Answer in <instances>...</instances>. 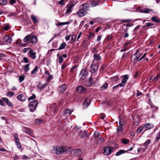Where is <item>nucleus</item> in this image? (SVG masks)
<instances>
[{
  "label": "nucleus",
  "mask_w": 160,
  "mask_h": 160,
  "mask_svg": "<svg viewBox=\"0 0 160 160\" xmlns=\"http://www.w3.org/2000/svg\"><path fill=\"white\" fill-rule=\"evenodd\" d=\"M90 5L88 3H85L81 4L79 7L80 8H82L85 12L89 10Z\"/></svg>",
  "instance_id": "8"
},
{
  "label": "nucleus",
  "mask_w": 160,
  "mask_h": 160,
  "mask_svg": "<svg viewBox=\"0 0 160 160\" xmlns=\"http://www.w3.org/2000/svg\"><path fill=\"white\" fill-rule=\"evenodd\" d=\"M16 2V0H10L9 3L10 5H12Z\"/></svg>",
  "instance_id": "52"
},
{
  "label": "nucleus",
  "mask_w": 160,
  "mask_h": 160,
  "mask_svg": "<svg viewBox=\"0 0 160 160\" xmlns=\"http://www.w3.org/2000/svg\"><path fill=\"white\" fill-rule=\"evenodd\" d=\"M151 142V140L149 139L146 142L144 143V145L145 146H148Z\"/></svg>",
  "instance_id": "50"
},
{
  "label": "nucleus",
  "mask_w": 160,
  "mask_h": 160,
  "mask_svg": "<svg viewBox=\"0 0 160 160\" xmlns=\"http://www.w3.org/2000/svg\"><path fill=\"white\" fill-rule=\"evenodd\" d=\"M16 143V144L18 147V148H21V146L20 144V142H19V141H18V142H15Z\"/></svg>",
  "instance_id": "58"
},
{
  "label": "nucleus",
  "mask_w": 160,
  "mask_h": 160,
  "mask_svg": "<svg viewBox=\"0 0 160 160\" xmlns=\"http://www.w3.org/2000/svg\"><path fill=\"white\" fill-rule=\"evenodd\" d=\"M90 4L91 5L92 7H93L98 5L99 3L96 1H92L90 2Z\"/></svg>",
  "instance_id": "23"
},
{
  "label": "nucleus",
  "mask_w": 160,
  "mask_h": 160,
  "mask_svg": "<svg viewBox=\"0 0 160 160\" xmlns=\"http://www.w3.org/2000/svg\"><path fill=\"white\" fill-rule=\"evenodd\" d=\"M112 37L111 35H109L107 36L106 37V39L108 41L112 39Z\"/></svg>",
  "instance_id": "57"
},
{
  "label": "nucleus",
  "mask_w": 160,
  "mask_h": 160,
  "mask_svg": "<svg viewBox=\"0 0 160 160\" xmlns=\"http://www.w3.org/2000/svg\"><path fill=\"white\" fill-rule=\"evenodd\" d=\"M17 98L18 100L23 102L26 99V97L25 95L22 94L18 95L17 97Z\"/></svg>",
  "instance_id": "12"
},
{
  "label": "nucleus",
  "mask_w": 160,
  "mask_h": 160,
  "mask_svg": "<svg viewBox=\"0 0 160 160\" xmlns=\"http://www.w3.org/2000/svg\"><path fill=\"white\" fill-rule=\"evenodd\" d=\"M69 24V22H58L56 23V25L57 26H62L64 25L65 24Z\"/></svg>",
  "instance_id": "34"
},
{
  "label": "nucleus",
  "mask_w": 160,
  "mask_h": 160,
  "mask_svg": "<svg viewBox=\"0 0 160 160\" xmlns=\"http://www.w3.org/2000/svg\"><path fill=\"white\" fill-rule=\"evenodd\" d=\"M24 77L23 75L20 76L19 77V82H22L24 79Z\"/></svg>",
  "instance_id": "42"
},
{
  "label": "nucleus",
  "mask_w": 160,
  "mask_h": 160,
  "mask_svg": "<svg viewBox=\"0 0 160 160\" xmlns=\"http://www.w3.org/2000/svg\"><path fill=\"white\" fill-rule=\"evenodd\" d=\"M108 87V84L107 83H105L101 87V89L102 90H105Z\"/></svg>",
  "instance_id": "38"
},
{
  "label": "nucleus",
  "mask_w": 160,
  "mask_h": 160,
  "mask_svg": "<svg viewBox=\"0 0 160 160\" xmlns=\"http://www.w3.org/2000/svg\"><path fill=\"white\" fill-rule=\"evenodd\" d=\"M77 14L80 17H82L85 15V13H87V12H85L82 8H80V10L77 12Z\"/></svg>",
  "instance_id": "17"
},
{
  "label": "nucleus",
  "mask_w": 160,
  "mask_h": 160,
  "mask_svg": "<svg viewBox=\"0 0 160 160\" xmlns=\"http://www.w3.org/2000/svg\"><path fill=\"white\" fill-rule=\"evenodd\" d=\"M65 0H61L58 2V3L62 6L64 5L65 4Z\"/></svg>",
  "instance_id": "46"
},
{
  "label": "nucleus",
  "mask_w": 160,
  "mask_h": 160,
  "mask_svg": "<svg viewBox=\"0 0 160 160\" xmlns=\"http://www.w3.org/2000/svg\"><path fill=\"white\" fill-rule=\"evenodd\" d=\"M92 51L93 53L94 54H95V53H98V51H97V48H96L94 47L92 48Z\"/></svg>",
  "instance_id": "41"
},
{
  "label": "nucleus",
  "mask_w": 160,
  "mask_h": 160,
  "mask_svg": "<svg viewBox=\"0 0 160 160\" xmlns=\"http://www.w3.org/2000/svg\"><path fill=\"white\" fill-rule=\"evenodd\" d=\"M123 129V128L122 127V126H120L117 128V130L118 132L121 131Z\"/></svg>",
  "instance_id": "47"
},
{
  "label": "nucleus",
  "mask_w": 160,
  "mask_h": 160,
  "mask_svg": "<svg viewBox=\"0 0 160 160\" xmlns=\"http://www.w3.org/2000/svg\"><path fill=\"white\" fill-rule=\"evenodd\" d=\"M122 21L124 23L129 22L131 21V20H130V19L123 20H122Z\"/></svg>",
  "instance_id": "59"
},
{
  "label": "nucleus",
  "mask_w": 160,
  "mask_h": 160,
  "mask_svg": "<svg viewBox=\"0 0 160 160\" xmlns=\"http://www.w3.org/2000/svg\"><path fill=\"white\" fill-rule=\"evenodd\" d=\"M101 53L100 51L98 53H95L93 56V59L92 62L99 64L100 61L101 60V57L100 55V54Z\"/></svg>",
  "instance_id": "4"
},
{
  "label": "nucleus",
  "mask_w": 160,
  "mask_h": 160,
  "mask_svg": "<svg viewBox=\"0 0 160 160\" xmlns=\"http://www.w3.org/2000/svg\"><path fill=\"white\" fill-rule=\"evenodd\" d=\"M139 51V49H137L136 52L133 55V57H136V58L138 59L141 56L140 53H139V54L138 53Z\"/></svg>",
  "instance_id": "27"
},
{
  "label": "nucleus",
  "mask_w": 160,
  "mask_h": 160,
  "mask_svg": "<svg viewBox=\"0 0 160 160\" xmlns=\"http://www.w3.org/2000/svg\"><path fill=\"white\" fill-rule=\"evenodd\" d=\"M94 36V35L91 32H90L89 36H88V39H90V38H92V37L93 36Z\"/></svg>",
  "instance_id": "61"
},
{
  "label": "nucleus",
  "mask_w": 160,
  "mask_h": 160,
  "mask_svg": "<svg viewBox=\"0 0 160 160\" xmlns=\"http://www.w3.org/2000/svg\"><path fill=\"white\" fill-rule=\"evenodd\" d=\"M58 58L59 59V63H61L62 62V61L63 60V58L62 57H61L60 56H59Z\"/></svg>",
  "instance_id": "56"
},
{
  "label": "nucleus",
  "mask_w": 160,
  "mask_h": 160,
  "mask_svg": "<svg viewBox=\"0 0 160 160\" xmlns=\"http://www.w3.org/2000/svg\"><path fill=\"white\" fill-rule=\"evenodd\" d=\"M36 98V95L35 94H33L32 96L30 97H29L28 98V100H30L32 99H33L35 98Z\"/></svg>",
  "instance_id": "51"
},
{
  "label": "nucleus",
  "mask_w": 160,
  "mask_h": 160,
  "mask_svg": "<svg viewBox=\"0 0 160 160\" xmlns=\"http://www.w3.org/2000/svg\"><path fill=\"white\" fill-rule=\"evenodd\" d=\"M31 18L34 23L36 24L38 22V20L37 17L35 15H31Z\"/></svg>",
  "instance_id": "21"
},
{
  "label": "nucleus",
  "mask_w": 160,
  "mask_h": 160,
  "mask_svg": "<svg viewBox=\"0 0 160 160\" xmlns=\"http://www.w3.org/2000/svg\"><path fill=\"white\" fill-rule=\"evenodd\" d=\"M152 10L151 9H149L148 8H145L142 9L140 11V12H143L144 13H148L150 12Z\"/></svg>",
  "instance_id": "25"
},
{
  "label": "nucleus",
  "mask_w": 160,
  "mask_h": 160,
  "mask_svg": "<svg viewBox=\"0 0 160 160\" xmlns=\"http://www.w3.org/2000/svg\"><path fill=\"white\" fill-rule=\"evenodd\" d=\"M71 153L75 157H79L81 155L82 152L80 149H75L71 151Z\"/></svg>",
  "instance_id": "9"
},
{
  "label": "nucleus",
  "mask_w": 160,
  "mask_h": 160,
  "mask_svg": "<svg viewBox=\"0 0 160 160\" xmlns=\"http://www.w3.org/2000/svg\"><path fill=\"white\" fill-rule=\"evenodd\" d=\"M151 19L153 21L155 22H160L159 19L154 17H152L151 18Z\"/></svg>",
  "instance_id": "36"
},
{
  "label": "nucleus",
  "mask_w": 160,
  "mask_h": 160,
  "mask_svg": "<svg viewBox=\"0 0 160 160\" xmlns=\"http://www.w3.org/2000/svg\"><path fill=\"white\" fill-rule=\"evenodd\" d=\"M30 35H28L26 36L23 39V42H26L30 40Z\"/></svg>",
  "instance_id": "29"
},
{
  "label": "nucleus",
  "mask_w": 160,
  "mask_h": 160,
  "mask_svg": "<svg viewBox=\"0 0 160 160\" xmlns=\"http://www.w3.org/2000/svg\"><path fill=\"white\" fill-rule=\"evenodd\" d=\"M14 137L15 139V142H18L19 139L18 138V134L17 133H16L14 135Z\"/></svg>",
  "instance_id": "39"
},
{
  "label": "nucleus",
  "mask_w": 160,
  "mask_h": 160,
  "mask_svg": "<svg viewBox=\"0 0 160 160\" xmlns=\"http://www.w3.org/2000/svg\"><path fill=\"white\" fill-rule=\"evenodd\" d=\"M128 55L127 53H124L122 56V59H124L128 56Z\"/></svg>",
  "instance_id": "55"
},
{
  "label": "nucleus",
  "mask_w": 160,
  "mask_h": 160,
  "mask_svg": "<svg viewBox=\"0 0 160 160\" xmlns=\"http://www.w3.org/2000/svg\"><path fill=\"white\" fill-rule=\"evenodd\" d=\"M128 78V76L127 75H125L123 76V78L122 80V82L125 84Z\"/></svg>",
  "instance_id": "30"
},
{
  "label": "nucleus",
  "mask_w": 160,
  "mask_h": 160,
  "mask_svg": "<svg viewBox=\"0 0 160 160\" xmlns=\"http://www.w3.org/2000/svg\"><path fill=\"white\" fill-rule=\"evenodd\" d=\"M121 142L124 144H127L129 143V140L127 139L123 138L122 139Z\"/></svg>",
  "instance_id": "33"
},
{
  "label": "nucleus",
  "mask_w": 160,
  "mask_h": 160,
  "mask_svg": "<svg viewBox=\"0 0 160 160\" xmlns=\"http://www.w3.org/2000/svg\"><path fill=\"white\" fill-rule=\"evenodd\" d=\"M66 85H63L60 86L58 89L59 91L60 92H64L66 89Z\"/></svg>",
  "instance_id": "22"
},
{
  "label": "nucleus",
  "mask_w": 160,
  "mask_h": 160,
  "mask_svg": "<svg viewBox=\"0 0 160 160\" xmlns=\"http://www.w3.org/2000/svg\"><path fill=\"white\" fill-rule=\"evenodd\" d=\"M46 83L42 85L41 83H39L38 86V88L39 89H43L46 87Z\"/></svg>",
  "instance_id": "28"
},
{
  "label": "nucleus",
  "mask_w": 160,
  "mask_h": 160,
  "mask_svg": "<svg viewBox=\"0 0 160 160\" xmlns=\"http://www.w3.org/2000/svg\"><path fill=\"white\" fill-rule=\"evenodd\" d=\"M30 65V64H28L24 66L23 68V70L25 72H28L30 68H29V67Z\"/></svg>",
  "instance_id": "32"
},
{
  "label": "nucleus",
  "mask_w": 160,
  "mask_h": 160,
  "mask_svg": "<svg viewBox=\"0 0 160 160\" xmlns=\"http://www.w3.org/2000/svg\"><path fill=\"white\" fill-rule=\"evenodd\" d=\"M77 67V65H76L73 66L70 69V72H72L74 71Z\"/></svg>",
  "instance_id": "48"
},
{
  "label": "nucleus",
  "mask_w": 160,
  "mask_h": 160,
  "mask_svg": "<svg viewBox=\"0 0 160 160\" xmlns=\"http://www.w3.org/2000/svg\"><path fill=\"white\" fill-rule=\"evenodd\" d=\"M7 2L6 0H0V4L5 5L7 4Z\"/></svg>",
  "instance_id": "40"
},
{
  "label": "nucleus",
  "mask_w": 160,
  "mask_h": 160,
  "mask_svg": "<svg viewBox=\"0 0 160 160\" xmlns=\"http://www.w3.org/2000/svg\"><path fill=\"white\" fill-rule=\"evenodd\" d=\"M99 66L98 64L92 62L90 67L91 72L95 73L97 71Z\"/></svg>",
  "instance_id": "6"
},
{
  "label": "nucleus",
  "mask_w": 160,
  "mask_h": 160,
  "mask_svg": "<svg viewBox=\"0 0 160 160\" xmlns=\"http://www.w3.org/2000/svg\"><path fill=\"white\" fill-rule=\"evenodd\" d=\"M2 99L4 102H6L7 104V105L9 107L12 106V104L8 98H2Z\"/></svg>",
  "instance_id": "16"
},
{
  "label": "nucleus",
  "mask_w": 160,
  "mask_h": 160,
  "mask_svg": "<svg viewBox=\"0 0 160 160\" xmlns=\"http://www.w3.org/2000/svg\"><path fill=\"white\" fill-rule=\"evenodd\" d=\"M127 151H125L123 150H120L118 152H117L115 154V155L116 156H119L122 154L125 153Z\"/></svg>",
  "instance_id": "24"
},
{
  "label": "nucleus",
  "mask_w": 160,
  "mask_h": 160,
  "mask_svg": "<svg viewBox=\"0 0 160 160\" xmlns=\"http://www.w3.org/2000/svg\"><path fill=\"white\" fill-rule=\"evenodd\" d=\"M38 102L36 100H33L29 104L28 106L30 108V111L31 112H33L36 109Z\"/></svg>",
  "instance_id": "2"
},
{
  "label": "nucleus",
  "mask_w": 160,
  "mask_h": 160,
  "mask_svg": "<svg viewBox=\"0 0 160 160\" xmlns=\"http://www.w3.org/2000/svg\"><path fill=\"white\" fill-rule=\"evenodd\" d=\"M9 28V27L8 25H7L3 27V29L6 31H7Z\"/></svg>",
  "instance_id": "63"
},
{
  "label": "nucleus",
  "mask_w": 160,
  "mask_h": 160,
  "mask_svg": "<svg viewBox=\"0 0 160 160\" xmlns=\"http://www.w3.org/2000/svg\"><path fill=\"white\" fill-rule=\"evenodd\" d=\"M72 112V111H70L69 109H67V110H66L65 112V113L66 114H70Z\"/></svg>",
  "instance_id": "54"
},
{
  "label": "nucleus",
  "mask_w": 160,
  "mask_h": 160,
  "mask_svg": "<svg viewBox=\"0 0 160 160\" xmlns=\"http://www.w3.org/2000/svg\"><path fill=\"white\" fill-rule=\"evenodd\" d=\"M88 74V72L87 71V68H84L82 70L79 75L80 79H84L87 76Z\"/></svg>",
  "instance_id": "5"
},
{
  "label": "nucleus",
  "mask_w": 160,
  "mask_h": 160,
  "mask_svg": "<svg viewBox=\"0 0 160 160\" xmlns=\"http://www.w3.org/2000/svg\"><path fill=\"white\" fill-rule=\"evenodd\" d=\"M74 5V4H68L66 6V12L65 13V15H68L69 13L72 12V9Z\"/></svg>",
  "instance_id": "7"
},
{
  "label": "nucleus",
  "mask_w": 160,
  "mask_h": 160,
  "mask_svg": "<svg viewBox=\"0 0 160 160\" xmlns=\"http://www.w3.org/2000/svg\"><path fill=\"white\" fill-rule=\"evenodd\" d=\"M76 38V36L74 35H72V38L71 40L72 41V42H73L75 40V39Z\"/></svg>",
  "instance_id": "62"
},
{
  "label": "nucleus",
  "mask_w": 160,
  "mask_h": 160,
  "mask_svg": "<svg viewBox=\"0 0 160 160\" xmlns=\"http://www.w3.org/2000/svg\"><path fill=\"white\" fill-rule=\"evenodd\" d=\"M146 26H144V28H146L147 27H150L153 25V24L151 23H147L145 24Z\"/></svg>",
  "instance_id": "43"
},
{
  "label": "nucleus",
  "mask_w": 160,
  "mask_h": 160,
  "mask_svg": "<svg viewBox=\"0 0 160 160\" xmlns=\"http://www.w3.org/2000/svg\"><path fill=\"white\" fill-rule=\"evenodd\" d=\"M22 130L23 132L27 133L31 136H32L33 134V131L28 128L24 127L22 129Z\"/></svg>",
  "instance_id": "10"
},
{
  "label": "nucleus",
  "mask_w": 160,
  "mask_h": 160,
  "mask_svg": "<svg viewBox=\"0 0 160 160\" xmlns=\"http://www.w3.org/2000/svg\"><path fill=\"white\" fill-rule=\"evenodd\" d=\"M66 46V44L65 43L63 42L61 44V45H60L59 48L58 49H56V50H60V49H63L65 48Z\"/></svg>",
  "instance_id": "35"
},
{
  "label": "nucleus",
  "mask_w": 160,
  "mask_h": 160,
  "mask_svg": "<svg viewBox=\"0 0 160 160\" xmlns=\"http://www.w3.org/2000/svg\"><path fill=\"white\" fill-rule=\"evenodd\" d=\"M29 53L30 56L32 59H34L36 58V53L35 52H33V51L31 49H30V50L29 51Z\"/></svg>",
  "instance_id": "20"
},
{
  "label": "nucleus",
  "mask_w": 160,
  "mask_h": 160,
  "mask_svg": "<svg viewBox=\"0 0 160 160\" xmlns=\"http://www.w3.org/2000/svg\"><path fill=\"white\" fill-rule=\"evenodd\" d=\"M91 101V100L89 97L87 98L84 102H83V105L85 107H88Z\"/></svg>",
  "instance_id": "15"
},
{
  "label": "nucleus",
  "mask_w": 160,
  "mask_h": 160,
  "mask_svg": "<svg viewBox=\"0 0 160 160\" xmlns=\"http://www.w3.org/2000/svg\"><path fill=\"white\" fill-rule=\"evenodd\" d=\"M38 67L37 66H35L34 69L31 72L32 74H35L38 72Z\"/></svg>",
  "instance_id": "37"
},
{
  "label": "nucleus",
  "mask_w": 160,
  "mask_h": 160,
  "mask_svg": "<svg viewBox=\"0 0 160 160\" xmlns=\"http://www.w3.org/2000/svg\"><path fill=\"white\" fill-rule=\"evenodd\" d=\"M153 125L152 124L150 123H147L144 125L143 128L146 129H150L153 128Z\"/></svg>",
  "instance_id": "19"
},
{
  "label": "nucleus",
  "mask_w": 160,
  "mask_h": 160,
  "mask_svg": "<svg viewBox=\"0 0 160 160\" xmlns=\"http://www.w3.org/2000/svg\"><path fill=\"white\" fill-rule=\"evenodd\" d=\"M100 136L99 133L97 132H95L94 136L95 138H97L99 137Z\"/></svg>",
  "instance_id": "44"
},
{
  "label": "nucleus",
  "mask_w": 160,
  "mask_h": 160,
  "mask_svg": "<svg viewBox=\"0 0 160 160\" xmlns=\"http://www.w3.org/2000/svg\"><path fill=\"white\" fill-rule=\"evenodd\" d=\"M3 101L2 99V100L0 99V104L3 106H5V104L3 102Z\"/></svg>",
  "instance_id": "64"
},
{
  "label": "nucleus",
  "mask_w": 160,
  "mask_h": 160,
  "mask_svg": "<svg viewBox=\"0 0 160 160\" xmlns=\"http://www.w3.org/2000/svg\"><path fill=\"white\" fill-rule=\"evenodd\" d=\"M76 91L79 93L85 92H87L86 89L82 86H79L76 88Z\"/></svg>",
  "instance_id": "11"
},
{
  "label": "nucleus",
  "mask_w": 160,
  "mask_h": 160,
  "mask_svg": "<svg viewBox=\"0 0 160 160\" xmlns=\"http://www.w3.org/2000/svg\"><path fill=\"white\" fill-rule=\"evenodd\" d=\"M70 151L69 147L57 146L56 148V152L57 154H59L65 152H68Z\"/></svg>",
  "instance_id": "1"
},
{
  "label": "nucleus",
  "mask_w": 160,
  "mask_h": 160,
  "mask_svg": "<svg viewBox=\"0 0 160 160\" xmlns=\"http://www.w3.org/2000/svg\"><path fill=\"white\" fill-rule=\"evenodd\" d=\"M79 136L83 138H86L88 136V134L86 132H81L79 134Z\"/></svg>",
  "instance_id": "26"
},
{
  "label": "nucleus",
  "mask_w": 160,
  "mask_h": 160,
  "mask_svg": "<svg viewBox=\"0 0 160 160\" xmlns=\"http://www.w3.org/2000/svg\"><path fill=\"white\" fill-rule=\"evenodd\" d=\"M103 154L105 155H108L110 154L112 152L114 151V148L112 147H106L104 149Z\"/></svg>",
  "instance_id": "3"
},
{
  "label": "nucleus",
  "mask_w": 160,
  "mask_h": 160,
  "mask_svg": "<svg viewBox=\"0 0 160 160\" xmlns=\"http://www.w3.org/2000/svg\"><path fill=\"white\" fill-rule=\"evenodd\" d=\"M38 41V39L35 36H30V41L32 43H36Z\"/></svg>",
  "instance_id": "18"
},
{
  "label": "nucleus",
  "mask_w": 160,
  "mask_h": 160,
  "mask_svg": "<svg viewBox=\"0 0 160 160\" xmlns=\"http://www.w3.org/2000/svg\"><path fill=\"white\" fill-rule=\"evenodd\" d=\"M42 122V121L40 119H37L35 121V123L38 124L41 123Z\"/></svg>",
  "instance_id": "49"
},
{
  "label": "nucleus",
  "mask_w": 160,
  "mask_h": 160,
  "mask_svg": "<svg viewBox=\"0 0 160 160\" xmlns=\"http://www.w3.org/2000/svg\"><path fill=\"white\" fill-rule=\"evenodd\" d=\"M14 93L12 92H8L7 93V95L10 97H12L14 95Z\"/></svg>",
  "instance_id": "45"
},
{
  "label": "nucleus",
  "mask_w": 160,
  "mask_h": 160,
  "mask_svg": "<svg viewBox=\"0 0 160 160\" xmlns=\"http://www.w3.org/2000/svg\"><path fill=\"white\" fill-rule=\"evenodd\" d=\"M93 74H92L91 77L90 78L89 80V82L90 84L89 85H88V86H89L91 85H92L94 83V82L95 81V80H97V78H94V76H93Z\"/></svg>",
  "instance_id": "14"
},
{
  "label": "nucleus",
  "mask_w": 160,
  "mask_h": 160,
  "mask_svg": "<svg viewBox=\"0 0 160 160\" xmlns=\"http://www.w3.org/2000/svg\"><path fill=\"white\" fill-rule=\"evenodd\" d=\"M45 74L47 76V80H50L52 78V76L50 75V73L48 71H45Z\"/></svg>",
  "instance_id": "31"
},
{
  "label": "nucleus",
  "mask_w": 160,
  "mask_h": 160,
  "mask_svg": "<svg viewBox=\"0 0 160 160\" xmlns=\"http://www.w3.org/2000/svg\"><path fill=\"white\" fill-rule=\"evenodd\" d=\"M3 39L4 42L8 43H10L12 41L11 38L8 36H5L3 37Z\"/></svg>",
  "instance_id": "13"
},
{
  "label": "nucleus",
  "mask_w": 160,
  "mask_h": 160,
  "mask_svg": "<svg viewBox=\"0 0 160 160\" xmlns=\"http://www.w3.org/2000/svg\"><path fill=\"white\" fill-rule=\"evenodd\" d=\"M126 84L124 83V82H122H122L119 83V84H118V87H124Z\"/></svg>",
  "instance_id": "53"
},
{
  "label": "nucleus",
  "mask_w": 160,
  "mask_h": 160,
  "mask_svg": "<svg viewBox=\"0 0 160 160\" xmlns=\"http://www.w3.org/2000/svg\"><path fill=\"white\" fill-rule=\"evenodd\" d=\"M142 129H143V128L142 127H139V128H138V130H137L138 132V133H140L142 131Z\"/></svg>",
  "instance_id": "60"
}]
</instances>
